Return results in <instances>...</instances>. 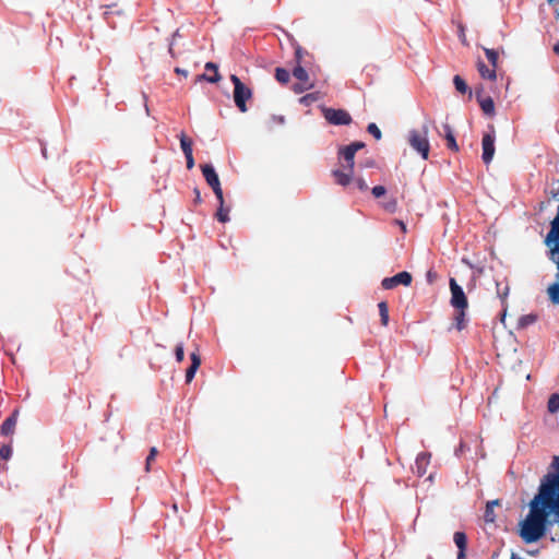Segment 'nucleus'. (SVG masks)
Listing matches in <instances>:
<instances>
[{
  "label": "nucleus",
  "mask_w": 559,
  "mask_h": 559,
  "mask_svg": "<svg viewBox=\"0 0 559 559\" xmlns=\"http://www.w3.org/2000/svg\"><path fill=\"white\" fill-rule=\"evenodd\" d=\"M547 525L531 515L522 522L521 537L527 544L539 540L546 533Z\"/></svg>",
  "instance_id": "f257e3e1"
},
{
  "label": "nucleus",
  "mask_w": 559,
  "mask_h": 559,
  "mask_svg": "<svg viewBox=\"0 0 559 559\" xmlns=\"http://www.w3.org/2000/svg\"><path fill=\"white\" fill-rule=\"evenodd\" d=\"M230 81L234 84V102L241 112H246L248 110L246 102L252 97V91L236 74L230 75Z\"/></svg>",
  "instance_id": "f03ea898"
},
{
  "label": "nucleus",
  "mask_w": 559,
  "mask_h": 559,
  "mask_svg": "<svg viewBox=\"0 0 559 559\" xmlns=\"http://www.w3.org/2000/svg\"><path fill=\"white\" fill-rule=\"evenodd\" d=\"M364 146V142H353L352 144L338 150L340 163L344 170H354L355 155Z\"/></svg>",
  "instance_id": "7ed1b4c3"
},
{
  "label": "nucleus",
  "mask_w": 559,
  "mask_h": 559,
  "mask_svg": "<svg viewBox=\"0 0 559 559\" xmlns=\"http://www.w3.org/2000/svg\"><path fill=\"white\" fill-rule=\"evenodd\" d=\"M542 504H544L549 513L555 512L559 516V495L554 490L552 485H542L539 490Z\"/></svg>",
  "instance_id": "20e7f679"
},
{
  "label": "nucleus",
  "mask_w": 559,
  "mask_h": 559,
  "mask_svg": "<svg viewBox=\"0 0 559 559\" xmlns=\"http://www.w3.org/2000/svg\"><path fill=\"white\" fill-rule=\"evenodd\" d=\"M412 274L407 271H403L395 274L394 276L383 278L381 282V286L384 289H393L399 285L409 286L412 284Z\"/></svg>",
  "instance_id": "39448f33"
},
{
  "label": "nucleus",
  "mask_w": 559,
  "mask_h": 559,
  "mask_svg": "<svg viewBox=\"0 0 559 559\" xmlns=\"http://www.w3.org/2000/svg\"><path fill=\"white\" fill-rule=\"evenodd\" d=\"M324 118L331 124L342 126L352 121L350 115L344 109L326 108L323 110Z\"/></svg>",
  "instance_id": "423d86ee"
},
{
  "label": "nucleus",
  "mask_w": 559,
  "mask_h": 559,
  "mask_svg": "<svg viewBox=\"0 0 559 559\" xmlns=\"http://www.w3.org/2000/svg\"><path fill=\"white\" fill-rule=\"evenodd\" d=\"M450 290H451V305L456 308H467L468 302L467 298L462 289V287L456 283L454 278L450 280Z\"/></svg>",
  "instance_id": "0eeeda50"
},
{
  "label": "nucleus",
  "mask_w": 559,
  "mask_h": 559,
  "mask_svg": "<svg viewBox=\"0 0 559 559\" xmlns=\"http://www.w3.org/2000/svg\"><path fill=\"white\" fill-rule=\"evenodd\" d=\"M539 495L534 498V500L531 502V510L528 515L532 518L545 523L547 525V518L549 515L548 509L542 504V501L539 502Z\"/></svg>",
  "instance_id": "6e6552de"
},
{
  "label": "nucleus",
  "mask_w": 559,
  "mask_h": 559,
  "mask_svg": "<svg viewBox=\"0 0 559 559\" xmlns=\"http://www.w3.org/2000/svg\"><path fill=\"white\" fill-rule=\"evenodd\" d=\"M19 409H13L10 415L2 421L0 425V435L3 437H9L14 433L15 426L17 423Z\"/></svg>",
  "instance_id": "1a4fd4ad"
},
{
  "label": "nucleus",
  "mask_w": 559,
  "mask_h": 559,
  "mask_svg": "<svg viewBox=\"0 0 559 559\" xmlns=\"http://www.w3.org/2000/svg\"><path fill=\"white\" fill-rule=\"evenodd\" d=\"M190 359H191V365L186 370V382L187 383H190L192 381L197 370L199 369V367L201 365V357L197 350L191 353Z\"/></svg>",
  "instance_id": "9d476101"
},
{
  "label": "nucleus",
  "mask_w": 559,
  "mask_h": 559,
  "mask_svg": "<svg viewBox=\"0 0 559 559\" xmlns=\"http://www.w3.org/2000/svg\"><path fill=\"white\" fill-rule=\"evenodd\" d=\"M430 456L431 455L426 452H421L417 455L416 462H415V467H416V473L418 476H423L426 474L427 466L429 465V462H430Z\"/></svg>",
  "instance_id": "9b49d317"
},
{
  "label": "nucleus",
  "mask_w": 559,
  "mask_h": 559,
  "mask_svg": "<svg viewBox=\"0 0 559 559\" xmlns=\"http://www.w3.org/2000/svg\"><path fill=\"white\" fill-rule=\"evenodd\" d=\"M477 70L479 72V75L485 79V80H489V81H495L496 78H497V69H495L493 67H488L484 63V61L481 60H478L477 61Z\"/></svg>",
  "instance_id": "f8f14e48"
},
{
  "label": "nucleus",
  "mask_w": 559,
  "mask_h": 559,
  "mask_svg": "<svg viewBox=\"0 0 559 559\" xmlns=\"http://www.w3.org/2000/svg\"><path fill=\"white\" fill-rule=\"evenodd\" d=\"M429 151V142H409V152L417 153L424 159L428 158Z\"/></svg>",
  "instance_id": "ddd939ff"
},
{
  "label": "nucleus",
  "mask_w": 559,
  "mask_h": 559,
  "mask_svg": "<svg viewBox=\"0 0 559 559\" xmlns=\"http://www.w3.org/2000/svg\"><path fill=\"white\" fill-rule=\"evenodd\" d=\"M335 182L340 186L346 187L350 183L353 178V171L335 169L332 171Z\"/></svg>",
  "instance_id": "4468645a"
},
{
  "label": "nucleus",
  "mask_w": 559,
  "mask_h": 559,
  "mask_svg": "<svg viewBox=\"0 0 559 559\" xmlns=\"http://www.w3.org/2000/svg\"><path fill=\"white\" fill-rule=\"evenodd\" d=\"M555 242L554 246L559 242V205L557 216L551 222V229L546 237V243L549 246L550 242Z\"/></svg>",
  "instance_id": "2eb2a0df"
},
{
  "label": "nucleus",
  "mask_w": 559,
  "mask_h": 559,
  "mask_svg": "<svg viewBox=\"0 0 559 559\" xmlns=\"http://www.w3.org/2000/svg\"><path fill=\"white\" fill-rule=\"evenodd\" d=\"M202 168V174L207 182V185L211 187V186H217V183L219 182V179H218V176L215 171V169L213 168L212 165H203L201 166Z\"/></svg>",
  "instance_id": "dca6fc26"
},
{
  "label": "nucleus",
  "mask_w": 559,
  "mask_h": 559,
  "mask_svg": "<svg viewBox=\"0 0 559 559\" xmlns=\"http://www.w3.org/2000/svg\"><path fill=\"white\" fill-rule=\"evenodd\" d=\"M479 106L485 115L492 116L495 114V103L490 96L480 97L477 95Z\"/></svg>",
  "instance_id": "f3484780"
},
{
  "label": "nucleus",
  "mask_w": 559,
  "mask_h": 559,
  "mask_svg": "<svg viewBox=\"0 0 559 559\" xmlns=\"http://www.w3.org/2000/svg\"><path fill=\"white\" fill-rule=\"evenodd\" d=\"M205 70L206 71L213 70V75L202 74L200 76L201 79H204V80H206L210 83H217L221 80V75L218 73V68H217V66L215 63L207 62L205 64Z\"/></svg>",
  "instance_id": "a211bd4d"
},
{
  "label": "nucleus",
  "mask_w": 559,
  "mask_h": 559,
  "mask_svg": "<svg viewBox=\"0 0 559 559\" xmlns=\"http://www.w3.org/2000/svg\"><path fill=\"white\" fill-rule=\"evenodd\" d=\"M496 506H500V500L496 499V500L487 502L485 514H484V519H485V521L487 523H493L495 522L496 514H495L493 508Z\"/></svg>",
  "instance_id": "6ab92c4d"
},
{
  "label": "nucleus",
  "mask_w": 559,
  "mask_h": 559,
  "mask_svg": "<svg viewBox=\"0 0 559 559\" xmlns=\"http://www.w3.org/2000/svg\"><path fill=\"white\" fill-rule=\"evenodd\" d=\"M495 142H483V155L481 158L485 164H489L495 154Z\"/></svg>",
  "instance_id": "aec40b11"
},
{
  "label": "nucleus",
  "mask_w": 559,
  "mask_h": 559,
  "mask_svg": "<svg viewBox=\"0 0 559 559\" xmlns=\"http://www.w3.org/2000/svg\"><path fill=\"white\" fill-rule=\"evenodd\" d=\"M293 76L299 82L309 83V75L306 68L302 64H296L292 72Z\"/></svg>",
  "instance_id": "412c9836"
},
{
  "label": "nucleus",
  "mask_w": 559,
  "mask_h": 559,
  "mask_svg": "<svg viewBox=\"0 0 559 559\" xmlns=\"http://www.w3.org/2000/svg\"><path fill=\"white\" fill-rule=\"evenodd\" d=\"M465 309L466 308H456V313L454 316V325L459 331H462L466 326Z\"/></svg>",
  "instance_id": "4be33fe9"
},
{
  "label": "nucleus",
  "mask_w": 559,
  "mask_h": 559,
  "mask_svg": "<svg viewBox=\"0 0 559 559\" xmlns=\"http://www.w3.org/2000/svg\"><path fill=\"white\" fill-rule=\"evenodd\" d=\"M192 143L193 142H180L181 148L185 152L186 157H187V167L189 169H191L194 165V160L192 157V148H191Z\"/></svg>",
  "instance_id": "5701e85b"
},
{
  "label": "nucleus",
  "mask_w": 559,
  "mask_h": 559,
  "mask_svg": "<svg viewBox=\"0 0 559 559\" xmlns=\"http://www.w3.org/2000/svg\"><path fill=\"white\" fill-rule=\"evenodd\" d=\"M453 540L459 548V550H466L467 548V537L463 532H455L453 536Z\"/></svg>",
  "instance_id": "b1692460"
},
{
  "label": "nucleus",
  "mask_w": 559,
  "mask_h": 559,
  "mask_svg": "<svg viewBox=\"0 0 559 559\" xmlns=\"http://www.w3.org/2000/svg\"><path fill=\"white\" fill-rule=\"evenodd\" d=\"M453 84L455 86V90L461 93V94H465L467 92L471 93V90L467 85V83L465 82V80L463 78H461L460 75H454L453 78Z\"/></svg>",
  "instance_id": "393cba45"
},
{
  "label": "nucleus",
  "mask_w": 559,
  "mask_h": 559,
  "mask_svg": "<svg viewBox=\"0 0 559 559\" xmlns=\"http://www.w3.org/2000/svg\"><path fill=\"white\" fill-rule=\"evenodd\" d=\"M378 308H379L381 324L383 326H386L389 323V306H388L386 301L379 302Z\"/></svg>",
  "instance_id": "a878e982"
},
{
  "label": "nucleus",
  "mask_w": 559,
  "mask_h": 559,
  "mask_svg": "<svg viewBox=\"0 0 559 559\" xmlns=\"http://www.w3.org/2000/svg\"><path fill=\"white\" fill-rule=\"evenodd\" d=\"M13 455V447L12 441L9 443L2 444L0 447V460L7 462L9 461Z\"/></svg>",
  "instance_id": "bb28decb"
},
{
  "label": "nucleus",
  "mask_w": 559,
  "mask_h": 559,
  "mask_svg": "<svg viewBox=\"0 0 559 559\" xmlns=\"http://www.w3.org/2000/svg\"><path fill=\"white\" fill-rule=\"evenodd\" d=\"M484 51H485V55H486L487 60L490 63V66L493 67L495 69H497L498 68V59H499L498 51L495 49H490V48H484Z\"/></svg>",
  "instance_id": "cd10ccee"
},
{
  "label": "nucleus",
  "mask_w": 559,
  "mask_h": 559,
  "mask_svg": "<svg viewBox=\"0 0 559 559\" xmlns=\"http://www.w3.org/2000/svg\"><path fill=\"white\" fill-rule=\"evenodd\" d=\"M275 79L281 83V84H286L289 82V79H290V74L289 72L284 69V68H276L275 69Z\"/></svg>",
  "instance_id": "c85d7f7f"
},
{
  "label": "nucleus",
  "mask_w": 559,
  "mask_h": 559,
  "mask_svg": "<svg viewBox=\"0 0 559 559\" xmlns=\"http://www.w3.org/2000/svg\"><path fill=\"white\" fill-rule=\"evenodd\" d=\"M309 52L307 50H305L302 47L300 46H297L295 48V61L297 64H307V62L305 61V57H309Z\"/></svg>",
  "instance_id": "c756f323"
},
{
  "label": "nucleus",
  "mask_w": 559,
  "mask_h": 559,
  "mask_svg": "<svg viewBox=\"0 0 559 559\" xmlns=\"http://www.w3.org/2000/svg\"><path fill=\"white\" fill-rule=\"evenodd\" d=\"M548 411L550 413H556L559 411V394L554 393L550 395L547 404Z\"/></svg>",
  "instance_id": "7c9ffc66"
},
{
  "label": "nucleus",
  "mask_w": 559,
  "mask_h": 559,
  "mask_svg": "<svg viewBox=\"0 0 559 559\" xmlns=\"http://www.w3.org/2000/svg\"><path fill=\"white\" fill-rule=\"evenodd\" d=\"M548 294L554 304H559V284L555 283L549 286Z\"/></svg>",
  "instance_id": "2f4dec72"
},
{
  "label": "nucleus",
  "mask_w": 559,
  "mask_h": 559,
  "mask_svg": "<svg viewBox=\"0 0 559 559\" xmlns=\"http://www.w3.org/2000/svg\"><path fill=\"white\" fill-rule=\"evenodd\" d=\"M158 451H157V448L155 447H152L150 449V452L145 459V469L148 472L151 469V463L155 460L156 455H157Z\"/></svg>",
  "instance_id": "473e14b6"
},
{
  "label": "nucleus",
  "mask_w": 559,
  "mask_h": 559,
  "mask_svg": "<svg viewBox=\"0 0 559 559\" xmlns=\"http://www.w3.org/2000/svg\"><path fill=\"white\" fill-rule=\"evenodd\" d=\"M367 131L376 140H380L381 139V130L379 129V127L376 123H373V122L369 123L368 128H367Z\"/></svg>",
  "instance_id": "72a5a7b5"
},
{
  "label": "nucleus",
  "mask_w": 559,
  "mask_h": 559,
  "mask_svg": "<svg viewBox=\"0 0 559 559\" xmlns=\"http://www.w3.org/2000/svg\"><path fill=\"white\" fill-rule=\"evenodd\" d=\"M216 217H217V219L219 222L226 223L229 219V217H228V210H225L224 205H219V209H218V211L216 213Z\"/></svg>",
  "instance_id": "f704fd0d"
},
{
  "label": "nucleus",
  "mask_w": 559,
  "mask_h": 559,
  "mask_svg": "<svg viewBox=\"0 0 559 559\" xmlns=\"http://www.w3.org/2000/svg\"><path fill=\"white\" fill-rule=\"evenodd\" d=\"M312 87H313V84H312V83H302V82H299L298 84H296V85L294 86V91H295V93L300 94V93H302V92H305V91H307V90H310V88H312Z\"/></svg>",
  "instance_id": "c9c22d12"
},
{
  "label": "nucleus",
  "mask_w": 559,
  "mask_h": 559,
  "mask_svg": "<svg viewBox=\"0 0 559 559\" xmlns=\"http://www.w3.org/2000/svg\"><path fill=\"white\" fill-rule=\"evenodd\" d=\"M211 188L213 189V191L219 202V205H224V197H223V190L221 188V182H218L217 186H211Z\"/></svg>",
  "instance_id": "e433bc0d"
},
{
  "label": "nucleus",
  "mask_w": 559,
  "mask_h": 559,
  "mask_svg": "<svg viewBox=\"0 0 559 559\" xmlns=\"http://www.w3.org/2000/svg\"><path fill=\"white\" fill-rule=\"evenodd\" d=\"M211 188L213 189V191L219 202V205H224V197H223V190L221 188V182H218L217 186H211Z\"/></svg>",
  "instance_id": "4c0bfd02"
},
{
  "label": "nucleus",
  "mask_w": 559,
  "mask_h": 559,
  "mask_svg": "<svg viewBox=\"0 0 559 559\" xmlns=\"http://www.w3.org/2000/svg\"><path fill=\"white\" fill-rule=\"evenodd\" d=\"M550 258L552 261H555L558 264V267H559V242H557L555 246L551 247Z\"/></svg>",
  "instance_id": "58836bf2"
},
{
  "label": "nucleus",
  "mask_w": 559,
  "mask_h": 559,
  "mask_svg": "<svg viewBox=\"0 0 559 559\" xmlns=\"http://www.w3.org/2000/svg\"><path fill=\"white\" fill-rule=\"evenodd\" d=\"M167 39L169 40V44H168V52L170 55L171 58H175V32L170 33L169 36L167 37Z\"/></svg>",
  "instance_id": "ea45409f"
},
{
  "label": "nucleus",
  "mask_w": 559,
  "mask_h": 559,
  "mask_svg": "<svg viewBox=\"0 0 559 559\" xmlns=\"http://www.w3.org/2000/svg\"><path fill=\"white\" fill-rule=\"evenodd\" d=\"M444 140H455V135L449 124H443Z\"/></svg>",
  "instance_id": "a19ab883"
},
{
  "label": "nucleus",
  "mask_w": 559,
  "mask_h": 559,
  "mask_svg": "<svg viewBox=\"0 0 559 559\" xmlns=\"http://www.w3.org/2000/svg\"><path fill=\"white\" fill-rule=\"evenodd\" d=\"M385 192H386V190L383 186H376L372 188V194L374 195V198H380V197L384 195Z\"/></svg>",
  "instance_id": "79ce46f5"
},
{
  "label": "nucleus",
  "mask_w": 559,
  "mask_h": 559,
  "mask_svg": "<svg viewBox=\"0 0 559 559\" xmlns=\"http://www.w3.org/2000/svg\"><path fill=\"white\" fill-rule=\"evenodd\" d=\"M285 121L284 117L283 116H272L270 121H269V124L270 126H273V124H283Z\"/></svg>",
  "instance_id": "37998d69"
},
{
  "label": "nucleus",
  "mask_w": 559,
  "mask_h": 559,
  "mask_svg": "<svg viewBox=\"0 0 559 559\" xmlns=\"http://www.w3.org/2000/svg\"><path fill=\"white\" fill-rule=\"evenodd\" d=\"M39 143V147H40V152H41V155L44 158H48V154H47V142H38Z\"/></svg>",
  "instance_id": "c03bdc74"
},
{
  "label": "nucleus",
  "mask_w": 559,
  "mask_h": 559,
  "mask_svg": "<svg viewBox=\"0 0 559 559\" xmlns=\"http://www.w3.org/2000/svg\"><path fill=\"white\" fill-rule=\"evenodd\" d=\"M447 145L452 152H457L460 150L459 142H447Z\"/></svg>",
  "instance_id": "a18cd8bd"
},
{
  "label": "nucleus",
  "mask_w": 559,
  "mask_h": 559,
  "mask_svg": "<svg viewBox=\"0 0 559 559\" xmlns=\"http://www.w3.org/2000/svg\"><path fill=\"white\" fill-rule=\"evenodd\" d=\"M183 358H185L183 348L181 346H177V362L183 360Z\"/></svg>",
  "instance_id": "49530a36"
},
{
  "label": "nucleus",
  "mask_w": 559,
  "mask_h": 559,
  "mask_svg": "<svg viewBox=\"0 0 559 559\" xmlns=\"http://www.w3.org/2000/svg\"><path fill=\"white\" fill-rule=\"evenodd\" d=\"M357 186H358L359 190H361V191H365L368 189L366 181L362 179L357 180Z\"/></svg>",
  "instance_id": "de8ad7c7"
},
{
  "label": "nucleus",
  "mask_w": 559,
  "mask_h": 559,
  "mask_svg": "<svg viewBox=\"0 0 559 559\" xmlns=\"http://www.w3.org/2000/svg\"><path fill=\"white\" fill-rule=\"evenodd\" d=\"M408 140H414V141H417V140H425L419 133L417 132H412Z\"/></svg>",
  "instance_id": "09e8293b"
},
{
  "label": "nucleus",
  "mask_w": 559,
  "mask_h": 559,
  "mask_svg": "<svg viewBox=\"0 0 559 559\" xmlns=\"http://www.w3.org/2000/svg\"><path fill=\"white\" fill-rule=\"evenodd\" d=\"M313 99H314L313 95L312 94H308V95L304 96L300 100H301V103H308V102L313 100Z\"/></svg>",
  "instance_id": "8fccbe9b"
},
{
  "label": "nucleus",
  "mask_w": 559,
  "mask_h": 559,
  "mask_svg": "<svg viewBox=\"0 0 559 559\" xmlns=\"http://www.w3.org/2000/svg\"><path fill=\"white\" fill-rule=\"evenodd\" d=\"M142 96H143V100H144L145 111H146L147 115H150V108H148L147 103H146L147 98H146L145 93H142Z\"/></svg>",
  "instance_id": "3c124183"
},
{
  "label": "nucleus",
  "mask_w": 559,
  "mask_h": 559,
  "mask_svg": "<svg viewBox=\"0 0 559 559\" xmlns=\"http://www.w3.org/2000/svg\"><path fill=\"white\" fill-rule=\"evenodd\" d=\"M466 550H459L457 559H466Z\"/></svg>",
  "instance_id": "603ef678"
},
{
  "label": "nucleus",
  "mask_w": 559,
  "mask_h": 559,
  "mask_svg": "<svg viewBox=\"0 0 559 559\" xmlns=\"http://www.w3.org/2000/svg\"><path fill=\"white\" fill-rule=\"evenodd\" d=\"M493 138H495V135H493V134H491V133H486V134H484L483 140L488 141V140H493Z\"/></svg>",
  "instance_id": "864d4df0"
},
{
  "label": "nucleus",
  "mask_w": 559,
  "mask_h": 559,
  "mask_svg": "<svg viewBox=\"0 0 559 559\" xmlns=\"http://www.w3.org/2000/svg\"><path fill=\"white\" fill-rule=\"evenodd\" d=\"M554 51L559 55V43L555 45Z\"/></svg>",
  "instance_id": "5fc2aeb1"
},
{
  "label": "nucleus",
  "mask_w": 559,
  "mask_h": 559,
  "mask_svg": "<svg viewBox=\"0 0 559 559\" xmlns=\"http://www.w3.org/2000/svg\"><path fill=\"white\" fill-rule=\"evenodd\" d=\"M179 140L185 141V140H189V139L185 134H181Z\"/></svg>",
  "instance_id": "6e6d98bb"
},
{
  "label": "nucleus",
  "mask_w": 559,
  "mask_h": 559,
  "mask_svg": "<svg viewBox=\"0 0 559 559\" xmlns=\"http://www.w3.org/2000/svg\"><path fill=\"white\" fill-rule=\"evenodd\" d=\"M176 72H177V74L181 73L179 68L176 69Z\"/></svg>",
  "instance_id": "4d7b16f0"
}]
</instances>
